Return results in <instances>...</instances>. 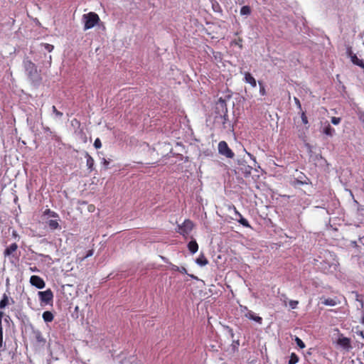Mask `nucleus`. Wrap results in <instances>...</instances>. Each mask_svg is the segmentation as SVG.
<instances>
[{
  "instance_id": "obj_1",
  "label": "nucleus",
  "mask_w": 364,
  "mask_h": 364,
  "mask_svg": "<svg viewBox=\"0 0 364 364\" xmlns=\"http://www.w3.org/2000/svg\"><path fill=\"white\" fill-rule=\"evenodd\" d=\"M24 68L30 80L35 85H38L41 77L38 73L36 65L30 60L24 61Z\"/></svg>"
},
{
  "instance_id": "obj_2",
  "label": "nucleus",
  "mask_w": 364,
  "mask_h": 364,
  "mask_svg": "<svg viewBox=\"0 0 364 364\" xmlns=\"http://www.w3.org/2000/svg\"><path fill=\"white\" fill-rule=\"evenodd\" d=\"M82 18L85 20V30L93 28L100 21L99 16L95 12H90L87 14H84Z\"/></svg>"
},
{
  "instance_id": "obj_3",
  "label": "nucleus",
  "mask_w": 364,
  "mask_h": 364,
  "mask_svg": "<svg viewBox=\"0 0 364 364\" xmlns=\"http://www.w3.org/2000/svg\"><path fill=\"white\" fill-rule=\"evenodd\" d=\"M218 151L221 155H223L229 159H232L235 156L234 152L229 148L227 142L225 141H221L219 142Z\"/></svg>"
},
{
  "instance_id": "obj_4",
  "label": "nucleus",
  "mask_w": 364,
  "mask_h": 364,
  "mask_svg": "<svg viewBox=\"0 0 364 364\" xmlns=\"http://www.w3.org/2000/svg\"><path fill=\"white\" fill-rule=\"evenodd\" d=\"M41 304H49L53 302V293L51 289H48L38 293Z\"/></svg>"
},
{
  "instance_id": "obj_5",
  "label": "nucleus",
  "mask_w": 364,
  "mask_h": 364,
  "mask_svg": "<svg viewBox=\"0 0 364 364\" xmlns=\"http://www.w3.org/2000/svg\"><path fill=\"white\" fill-rule=\"evenodd\" d=\"M193 223L190 220H186L178 226V232L184 237L188 236L193 228Z\"/></svg>"
},
{
  "instance_id": "obj_6",
  "label": "nucleus",
  "mask_w": 364,
  "mask_h": 364,
  "mask_svg": "<svg viewBox=\"0 0 364 364\" xmlns=\"http://www.w3.org/2000/svg\"><path fill=\"white\" fill-rule=\"evenodd\" d=\"M30 283L32 286H34L38 289H43L46 285L44 280L41 277L37 275H33L31 277Z\"/></svg>"
},
{
  "instance_id": "obj_7",
  "label": "nucleus",
  "mask_w": 364,
  "mask_h": 364,
  "mask_svg": "<svg viewBox=\"0 0 364 364\" xmlns=\"http://www.w3.org/2000/svg\"><path fill=\"white\" fill-rule=\"evenodd\" d=\"M33 336L38 346L43 348L46 343V339L43 337V333L39 330L33 331Z\"/></svg>"
},
{
  "instance_id": "obj_8",
  "label": "nucleus",
  "mask_w": 364,
  "mask_h": 364,
  "mask_svg": "<svg viewBox=\"0 0 364 364\" xmlns=\"http://www.w3.org/2000/svg\"><path fill=\"white\" fill-rule=\"evenodd\" d=\"M232 209L235 212V215H237L240 218L237 220L238 223H240L242 225L246 228H251L249 222L247 219L244 218L240 212L237 210L236 207L234 205L229 206V210Z\"/></svg>"
},
{
  "instance_id": "obj_9",
  "label": "nucleus",
  "mask_w": 364,
  "mask_h": 364,
  "mask_svg": "<svg viewBox=\"0 0 364 364\" xmlns=\"http://www.w3.org/2000/svg\"><path fill=\"white\" fill-rule=\"evenodd\" d=\"M348 54L349 57L350 58L351 62L355 65L359 66L360 68L364 69V62L363 60L359 59L357 55L353 53V51L350 49L348 51Z\"/></svg>"
},
{
  "instance_id": "obj_10",
  "label": "nucleus",
  "mask_w": 364,
  "mask_h": 364,
  "mask_svg": "<svg viewBox=\"0 0 364 364\" xmlns=\"http://www.w3.org/2000/svg\"><path fill=\"white\" fill-rule=\"evenodd\" d=\"M321 304L325 306H335L340 304V301L337 297L335 298H321Z\"/></svg>"
},
{
  "instance_id": "obj_11",
  "label": "nucleus",
  "mask_w": 364,
  "mask_h": 364,
  "mask_svg": "<svg viewBox=\"0 0 364 364\" xmlns=\"http://www.w3.org/2000/svg\"><path fill=\"white\" fill-rule=\"evenodd\" d=\"M244 316L247 318L252 320L259 324L262 323V318L261 316L255 315V313L251 310L247 311V312H246Z\"/></svg>"
},
{
  "instance_id": "obj_12",
  "label": "nucleus",
  "mask_w": 364,
  "mask_h": 364,
  "mask_svg": "<svg viewBox=\"0 0 364 364\" xmlns=\"http://www.w3.org/2000/svg\"><path fill=\"white\" fill-rule=\"evenodd\" d=\"M244 75L245 82L249 83L252 87H255L257 86V82L251 73L245 72Z\"/></svg>"
},
{
  "instance_id": "obj_13",
  "label": "nucleus",
  "mask_w": 364,
  "mask_h": 364,
  "mask_svg": "<svg viewBox=\"0 0 364 364\" xmlns=\"http://www.w3.org/2000/svg\"><path fill=\"white\" fill-rule=\"evenodd\" d=\"M338 344L346 349H348L351 347L350 340L346 337L340 338L338 340Z\"/></svg>"
},
{
  "instance_id": "obj_14",
  "label": "nucleus",
  "mask_w": 364,
  "mask_h": 364,
  "mask_svg": "<svg viewBox=\"0 0 364 364\" xmlns=\"http://www.w3.org/2000/svg\"><path fill=\"white\" fill-rule=\"evenodd\" d=\"M85 157H86V165L87 166V168L92 171L94 170V166H95V161L94 159L87 153H85Z\"/></svg>"
},
{
  "instance_id": "obj_15",
  "label": "nucleus",
  "mask_w": 364,
  "mask_h": 364,
  "mask_svg": "<svg viewBox=\"0 0 364 364\" xmlns=\"http://www.w3.org/2000/svg\"><path fill=\"white\" fill-rule=\"evenodd\" d=\"M17 248L18 245L16 243H12L5 250L4 255L6 257L13 255V254L16 252Z\"/></svg>"
},
{
  "instance_id": "obj_16",
  "label": "nucleus",
  "mask_w": 364,
  "mask_h": 364,
  "mask_svg": "<svg viewBox=\"0 0 364 364\" xmlns=\"http://www.w3.org/2000/svg\"><path fill=\"white\" fill-rule=\"evenodd\" d=\"M188 250L192 254H195L198 250V245L196 240H191L188 244Z\"/></svg>"
},
{
  "instance_id": "obj_17",
  "label": "nucleus",
  "mask_w": 364,
  "mask_h": 364,
  "mask_svg": "<svg viewBox=\"0 0 364 364\" xmlns=\"http://www.w3.org/2000/svg\"><path fill=\"white\" fill-rule=\"evenodd\" d=\"M196 262L200 266H205L208 264V260L203 253H201L196 259Z\"/></svg>"
},
{
  "instance_id": "obj_18",
  "label": "nucleus",
  "mask_w": 364,
  "mask_h": 364,
  "mask_svg": "<svg viewBox=\"0 0 364 364\" xmlns=\"http://www.w3.org/2000/svg\"><path fill=\"white\" fill-rule=\"evenodd\" d=\"M42 316L45 322H51L54 318L53 313L49 311H44Z\"/></svg>"
},
{
  "instance_id": "obj_19",
  "label": "nucleus",
  "mask_w": 364,
  "mask_h": 364,
  "mask_svg": "<svg viewBox=\"0 0 364 364\" xmlns=\"http://www.w3.org/2000/svg\"><path fill=\"white\" fill-rule=\"evenodd\" d=\"M323 133L327 136H332L335 133V129L328 124L323 129Z\"/></svg>"
},
{
  "instance_id": "obj_20",
  "label": "nucleus",
  "mask_w": 364,
  "mask_h": 364,
  "mask_svg": "<svg viewBox=\"0 0 364 364\" xmlns=\"http://www.w3.org/2000/svg\"><path fill=\"white\" fill-rule=\"evenodd\" d=\"M48 225L51 230L60 229V226L58 223V220H50L48 222Z\"/></svg>"
},
{
  "instance_id": "obj_21",
  "label": "nucleus",
  "mask_w": 364,
  "mask_h": 364,
  "mask_svg": "<svg viewBox=\"0 0 364 364\" xmlns=\"http://www.w3.org/2000/svg\"><path fill=\"white\" fill-rule=\"evenodd\" d=\"M299 361V357L295 353H291L289 360V364H296Z\"/></svg>"
},
{
  "instance_id": "obj_22",
  "label": "nucleus",
  "mask_w": 364,
  "mask_h": 364,
  "mask_svg": "<svg viewBox=\"0 0 364 364\" xmlns=\"http://www.w3.org/2000/svg\"><path fill=\"white\" fill-rule=\"evenodd\" d=\"M251 13V9L249 6H243L240 9L241 15H250Z\"/></svg>"
},
{
  "instance_id": "obj_23",
  "label": "nucleus",
  "mask_w": 364,
  "mask_h": 364,
  "mask_svg": "<svg viewBox=\"0 0 364 364\" xmlns=\"http://www.w3.org/2000/svg\"><path fill=\"white\" fill-rule=\"evenodd\" d=\"M9 304L10 303H9V298L7 297V296L6 294H4V296L1 299V309L4 308L6 306L9 305Z\"/></svg>"
},
{
  "instance_id": "obj_24",
  "label": "nucleus",
  "mask_w": 364,
  "mask_h": 364,
  "mask_svg": "<svg viewBox=\"0 0 364 364\" xmlns=\"http://www.w3.org/2000/svg\"><path fill=\"white\" fill-rule=\"evenodd\" d=\"M43 214L44 215H49L50 216L53 217V218H58V213H56L54 211L50 210V209H46L44 211Z\"/></svg>"
},
{
  "instance_id": "obj_25",
  "label": "nucleus",
  "mask_w": 364,
  "mask_h": 364,
  "mask_svg": "<svg viewBox=\"0 0 364 364\" xmlns=\"http://www.w3.org/2000/svg\"><path fill=\"white\" fill-rule=\"evenodd\" d=\"M212 53H213V57L215 58V59L216 60H218V61H221L222 60V54H221V53L215 52V51L212 50Z\"/></svg>"
},
{
  "instance_id": "obj_26",
  "label": "nucleus",
  "mask_w": 364,
  "mask_h": 364,
  "mask_svg": "<svg viewBox=\"0 0 364 364\" xmlns=\"http://www.w3.org/2000/svg\"><path fill=\"white\" fill-rule=\"evenodd\" d=\"M259 83V94L262 96L265 95H266V90H265V87L263 85V83L260 81L258 82Z\"/></svg>"
},
{
  "instance_id": "obj_27",
  "label": "nucleus",
  "mask_w": 364,
  "mask_h": 364,
  "mask_svg": "<svg viewBox=\"0 0 364 364\" xmlns=\"http://www.w3.org/2000/svg\"><path fill=\"white\" fill-rule=\"evenodd\" d=\"M295 341L300 348H304L306 347L304 343L299 338L296 337Z\"/></svg>"
},
{
  "instance_id": "obj_28",
  "label": "nucleus",
  "mask_w": 364,
  "mask_h": 364,
  "mask_svg": "<svg viewBox=\"0 0 364 364\" xmlns=\"http://www.w3.org/2000/svg\"><path fill=\"white\" fill-rule=\"evenodd\" d=\"M227 112H228V111H227V109H226V110H225V114H223V116L222 117V118H223V127H224V128H226V127H227L225 124H226L227 122L229 120V119H228V114H227Z\"/></svg>"
},
{
  "instance_id": "obj_29",
  "label": "nucleus",
  "mask_w": 364,
  "mask_h": 364,
  "mask_svg": "<svg viewBox=\"0 0 364 364\" xmlns=\"http://www.w3.org/2000/svg\"><path fill=\"white\" fill-rule=\"evenodd\" d=\"M301 121H302V122H303L305 125L308 124V123H309L308 118H307V117H306V114H305V112H301Z\"/></svg>"
},
{
  "instance_id": "obj_30",
  "label": "nucleus",
  "mask_w": 364,
  "mask_h": 364,
  "mask_svg": "<svg viewBox=\"0 0 364 364\" xmlns=\"http://www.w3.org/2000/svg\"><path fill=\"white\" fill-rule=\"evenodd\" d=\"M94 146L97 149H100L102 147V142H101V140L99 138H97L95 140Z\"/></svg>"
},
{
  "instance_id": "obj_31",
  "label": "nucleus",
  "mask_w": 364,
  "mask_h": 364,
  "mask_svg": "<svg viewBox=\"0 0 364 364\" xmlns=\"http://www.w3.org/2000/svg\"><path fill=\"white\" fill-rule=\"evenodd\" d=\"M331 121L333 124L337 125L341 122V119L340 117H332Z\"/></svg>"
},
{
  "instance_id": "obj_32",
  "label": "nucleus",
  "mask_w": 364,
  "mask_h": 364,
  "mask_svg": "<svg viewBox=\"0 0 364 364\" xmlns=\"http://www.w3.org/2000/svg\"><path fill=\"white\" fill-rule=\"evenodd\" d=\"M43 46H44L45 49L48 52H51L54 48V46L49 43H44Z\"/></svg>"
},
{
  "instance_id": "obj_33",
  "label": "nucleus",
  "mask_w": 364,
  "mask_h": 364,
  "mask_svg": "<svg viewBox=\"0 0 364 364\" xmlns=\"http://www.w3.org/2000/svg\"><path fill=\"white\" fill-rule=\"evenodd\" d=\"M53 113L58 117H61L63 116V112L58 111L55 106L52 107Z\"/></svg>"
},
{
  "instance_id": "obj_34",
  "label": "nucleus",
  "mask_w": 364,
  "mask_h": 364,
  "mask_svg": "<svg viewBox=\"0 0 364 364\" xmlns=\"http://www.w3.org/2000/svg\"><path fill=\"white\" fill-rule=\"evenodd\" d=\"M299 304V301H295V300H291L289 301V306L292 309H294L296 308L297 305Z\"/></svg>"
},
{
  "instance_id": "obj_35",
  "label": "nucleus",
  "mask_w": 364,
  "mask_h": 364,
  "mask_svg": "<svg viewBox=\"0 0 364 364\" xmlns=\"http://www.w3.org/2000/svg\"><path fill=\"white\" fill-rule=\"evenodd\" d=\"M242 38H239L238 39L235 40L234 41H232V43H234V44H235V45L238 46L240 48H242Z\"/></svg>"
},
{
  "instance_id": "obj_36",
  "label": "nucleus",
  "mask_w": 364,
  "mask_h": 364,
  "mask_svg": "<svg viewBox=\"0 0 364 364\" xmlns=\"http://www.w3.org/2000/svg\"><path fill=\"white\" fill-rule=\"evenodd\" d=\"M294 102H295L296 105L297 106V107L299 109H301V105L300 100L296 97H294Z\"/></svg>"
},
{
  "instance_id": "obj_37",
  "label": "nucleus",
  "mask_w": 364,
  "mask_h": 364,
  "mask_svg": "<svg viewBox=\"0 0 364 364\" xmlns=\"http://www.w3.org/2000/svg\"><path fill=\"white\" fill-rule=\"evenodd\" d=\"M240 310L242 313H246L247 311H250L246 306L240 305Z\"/></svg>"
},
{
  "instance_id": "obj_38",
  "label": "nucleus",
  "mask_w": 364,
  "mask_h": 364,
  "mask_svg": "<svg viewBox=\"0 0 364 364\" xmlns=\"http://www.w3.org/2000/svg\"><path fill=\"white\" fill-rule=\"evenodd\" d=\"M87 210H88L89 212L92 213L95 210V206L94 205H92V204H90V205H88Z\"/></svg>"
},
{
  "instance_id": "obj_39",
  "label": "nucleus",
  "mask_w": 364,
  "mask_h": 364,
  "mask_svg": "<svg viewBox=\"0 0 364 364\" xmlns=\"http://www.w3.org/2000/svg\"><path fill=\"white\" fill-rule=\"evenodd\" d=\"M102 163L105 166V168H108V166L109 164V161H107L106 159L103 158Z\"/></svg>"
},
{
  "instance_id": "obj_40",
  "label": "nucleus",
  "mask_w": 364,
  "mask_h": 364,
  "mask_svg": "<svg viewBox=\"0 0 364 364\" xmlns=\"http://www.w3.org/2000/svg\"><path fill=\"white\" fill-rule=\"evenodd\" d=\"M169 263L171 266V270L175 271V272H178L179 270V267H178L175 264H173L171 262H169Z\"/></svg>"
},
{
  "instance_id": "obj_41",
  "label": "nucleus",
  "mask_w": 364,
  "mask_h": 364,
  "mask_svg": "<svg viewBox=\"0 0 364 364\" xmlns=\"http://www.w3.org/2000/svg\"><path fill=\"white\" fill-rule=\"evenodd\" d=\"M93 255V250H90L87 252V255L82 258V259L91 257Z\"/></svg>"
},
{
  "instance_id": "obj_42",
  "label": "nucleus",
  "mask_w": 364,
  "mask_h": 364,
  "mask_svg": "<svg viewBox=\"0 0 364 364\" xmlns=\"http://www.w3.org/2000/svg\"><path fill=\"white\" fill-rule=\"evenodd\" d=\"M359 119L364 124V112H360L359 114Z\"/></svg>"
},
{
  "instance_id": "obj_43",
  "label": "nucleus",
  "mask_w": 364,
  "mask_h": 364,
  "mask_svg": "<svg viewBox=\"0 0 364 364\" xmlns=\"http://www.w3.org/2000/svg\"><path fill=\"white\" fill-rule=\"evenodd\" d=\"M182 274H186L187 273V271H186V269L183 267H179V270L178 271Z\"/></svg>"
},
{
  "instance_id": "obj_44",
  "label": "nucleus",
  "mask_w": 364,
  "mask_h": 364,
  "mask_svg": "<svg viewBox=\"0 0 364 364\" xmlns=\"http://www.w3.org/2000/svg\"><path fill=\"white\" fill-rule=\"evenodd\" d=\"M357 334L360 336L361 337H363L364 338V331H358Z\"/></svg>"
},
{
  "instance_id": "obj_45",
  "label": "nucleus",
  "mask_w": 364,
  "mask_h": 364,
  "mask_svg": "<svg viewBox=\"0 0 364 364\" xmlns=\"http://www.w3.org/2000/svg\"><path fill=\"white\" fill-rule=\"evenodd\" d=\"M161 258L164 262H168V259H167L166 257H163V256H161Z\"/></svg>"
},
{
  "instance_id": "obj_46",
  "label": "nucleus",
  "mask_w": 364,
  "mask_h": 364,
  "mask_svg": "<svg viewBox=\"0 0 364 364\" xmlns=\"http://www.w3.org/2000/svg\"><path fill=\"white\" fill-rule=\"evenodd\" d=\"M361 322L363 324H364V316L362 318Z\"/></svg>"
},
{
  "instance_id": "obj_47",
  "label": "nucleus",
  "mask_w": 364,
  "mask_h": 364,
  "mask_svg": "<svg viewBox=\"0 0 364 364\" xmlns=\"http://www.w3.org/2000/svg\"><path fill=\"white\" fill-rule=\"evenodd\" d=\"M32 271H35L36 269V267H35V269H31Z\"/></svg>"
},
{
  "instance_id": "obj_48",
  "label": "nucleus",
  "mask_w": 364,
  "mask_h": 364,
  "mask_svg": "<svg viewBox=\"0 0 364 364\" xmlns=\"http://www.w3.org/2000/svg\"><path fill=\"white\" fill-rule=\"evenodd\" d=\"M1 340H2V339H3V335H2V334H1Z\"/></svg>"
}]
</instances>
